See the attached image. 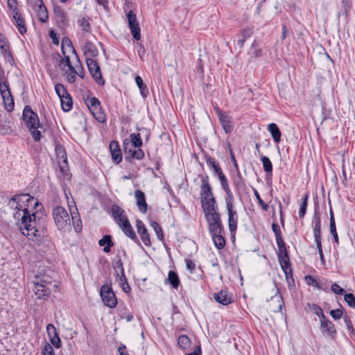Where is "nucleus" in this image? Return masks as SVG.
Listing matches in <instances>:
<instances>
[{
	"label": "nucleus",
	"instance_id": "obj_20",
	"mask_svg": "<svg viewBox=\"0 0 355 355\" xmlns=\"http://www.w3.org/2000/svg\"><path fill=\"white\" fill-rule=\"evenodd\" d=\"M12 15L19 32L21 35H24L26 33V27L25 25L24 19L21 17V15L20 14L17 7H14L12 10Z\"/></svg>",
	"mask_w": 355,
	"mask_h": 355
},
{
	"label": "nucleus",
	"instance_id": "obj_44",
	"mask_svg": "<svg viewBox=\"0 0 355 355\" xmlns=\"http://www.w3.org/2000/svg\"><path fill=\"white\" fill-rule=\"evenodd\" d=\"M308 198H309V193H306L302 199V202L301 204L300 209L299 211L300 218H303L306 213Z\"/></svg>",
	"mask_w": 355,
	"mask_h": 355
},
{
	"label": "nucleus",
	"instance_id": "obj_38",
	"mask_svg": "<svg viewBox=\"0 0 355 355\" xmlns=\"http://www.w3.org/2000/svg\"><path fill=\"white\" fill-rule=\"evenodd\" d=\"M78 25L82 28L83 31L89 33L90 31V23L88 18L82 17L78 21Z\"/></svg>",
	"mask_w": 355,
	"mask_h": 355
},
{
	"label": "nucleus",
	"instance_id": "obj_18",
	"mask_svg": "<svg viewBox=\"0 0 355 355\" xmlns=\"http://www.w3.org/2000/svg\"><path fill=\"white\" fill-rule=\"evenodd\" d=\"M53 13L55 15V20L60 27L64 28L67 24V19L66 13L62 8L59 6H54Z\"/></svg>",
	"mask_w": 355,
	"mask_h": 355
},
{
	"label": "nucleus",
	"instance_id": "obj_7",
	"mask_svg": "<svg viewBox=\"0 0 355 355\" xmlns=\"http://www.w3.org/2000/svg\"><path fill=\"white\" fill-rule=\"evenodd\" d=\"M211 236L222 233V225L218 210L205 214Z\"/></svg>",
	"mask_w": 355,
	"mask_h": 355
},
{
	"label": "nucleus",
	"instance_id": "obj_47",
	"mask_svg": "<svg viewBox=\"0 0 355 355\" xmlns=\"http://www.w3.org/2000/svg\"><path fill=\"white\" fill-rule=\"evenodd\" d=\"M10 92L9 86L6 80H3L0 76V93L1 95L8 94Z\"/></svg>",
	"mask_w": 355,
	"mask_h": 355
},
{
	"label": "nucleus",
	"instance_id": "obj_27",
	"mask_svg": "<svg viewBox=\"0 0 355 355\" xmlns=\"http://www.w3.org/2000/svg\"><path fill=\"white\" fill-rule=\"evenodd\" d=\"M125 150L126 153V159L129 157L130 158L141 159L144 155V152L139 148H135L132 147L128 150L127 147H125Z\"/></svg>",
	"mask_w": 355,
	"mask_h": 355
},
{
	"label": "nucleus",
	"instance_id": "obj_16",
	"mask_svg": "<svg viewBox=\"0 0 355 355\" xmlns=\"http://www.w3.org/2000/svg\"><path fill=\"white\" fill-rule=\"evenodd\" d=\"M136 227L137 232L140 236V238L145 245L150 246L151 245V241L149 234L148 233L147 229L146 228L144 223L140 220H136Z\"/></svg>",
	"mask_w": 355,
	"mask_h": 355
},
{
	"label": "nucleus",
	"instance_id": "obj_64",
	"mask_svg": "<svg viewBox=\"0 0 355 355\" xmlns=\"http://www.w3.org/2000/svg\"><path fill=\"white\" fill-rule=\"evenodd\" d=\"M344 321L345 322V324H346L347 329L350 331V333H352V334L354 333V329L353 327V325H352V323L351 320L348 318L345 317Z\"/></svg>",
	"mask_w": 355,
	"mask_h": 355
},
{
	"label": "nucleus",
	"instance_id": "obj_17",
	"mask_svg": "<svg viewBox=\"0 0 355 355\" xmlns=\"http://www.w3.org/2000/svg\"><path fill=\"white\" fill-rule=\"evenodd\" d=\"M46 331L51 344L56 348H59L61 346V340L54 325L52 324H47Z\"/></svg>",
	"mask_w": 355,
	"mask_h": 355
},
{
	"label": "nucleus",
	"instance_id": "obj_1",
	"mask_svg": "<svg viewBox=\"0 0 355 355\" xmlns=\"http://www.w3.org/2000/svg\"><path fill=\"white\" fill-rule=\"evenodd\" d=\"M39 205L37 199L28 193L14 196L7 204V211L16 220L21 234L33 241L42 237V231L37 225V212L34 211Z\"/></svg>",
	"mask_w": 355,
	"mask_h": 355
},
{
	"label": "nucleus",
	"instance_id": "obj_49",
	"mask_svg": "<svg viewBox=\"0 0 355 355\" xmlns=\"http://www.w3.org/2000/svg\"><path fill=\"white\" fill-rule=\"evenodd\" d=\"M208 166H211L216 173L221 171L218 163H217L213 157H208L207 159Z\"/></svg>",
	"mask_w": 355,
	"mask_h": 355
},
{
	"label": "nucleus",
	"instance_id": "obj_63",
	"mask_svg": "<svg viewBox=\"0 0 355 355\" xmlns=\"http://www.w3.org/2000/svg\"><path fill=\"white\" fill-rule=\"evenodd\" d=\"M317 248L318 250V252L320 254V259L323 264H324V257L322 252V243H316Z\"/></svg>",
	"mask_w": 355,
	"mask_h": 355
},
{
	"label": "nucleus",
	"instance_id": "obj_61",
	"mask_svg": "<svg viewBox=\"0 0 355 355\" xmlns=\"http://www.w3.org/2000/svg\"><path fill=\"white\" fill-rule=\"evenodd\" d=\"M331 291L336 294L341 295L344 290L337 284H333L331 287Z\"/></svg>",
	"mask_w": 355,
	"mask_h": 355
},
{
	"label": "nucleus",
	"instance_id": "obj_34",
	"mask_svg": "<svg viewBox=\"0 0 355 355\" xmlns=\"http://www.w3.org/2000/svg\"><path fill=\"white\" fill-rule=\"evenodd\" d=\"M329 228H330L331 234H332V236L334 237V241L337 244H338V243H339L338 236V234L336 232V223H335L333 211L331 210L330 211V227H329Z\"/></svg>",
	"mask_w": 355,
	"mask_h": 355
},
{
	"label": "nucleus",
	"instance_id": "obj_24",
	"mask_svg": "<svg viewBox=\"0 0 355 355\" xmlns=\"http://www.w3.org/2000/svg\"><path fill=\"white\" fill-rule=\"evenodd\" d=\"M270 308L274 312H281L284 306L282 296L277 293L271 297Z\"/></svg>",
	"mask_w": 355,
	"mask_h": 355
},
{
	"label": "nucleus",
	"instance_id": "obj_56",
	"mask_svg": "<svg viewBox=\"0 0 355 355\" xmlns=\"http://www.w3.org/2000/svg\"><path fill=\"white\" fill-rule=\"evenodd\" d=\"M272 230L273 232L275 233L276 241L283 239L282 234H281V231H280V229H279V227L278 225H277L276 223H272Z\"/></svg>",
	"mask_w": 355,
	"mask_h": 355
},
{
	"label": "nucleus",
	"instance_id": "obj_25",
	"mask_svg": "<svg viewBox=\"0 0 355 355\" xmlns=\"http://www.w3.org/2000/svg\"><path fill=\"white\" fill-rule=\"evenodd\" d=\"M120 227L127 236L139 244L137 235L129 221H125V223H123Z\"/></svg>",
	"mask_w": 355,
	"mask_h": 355
},
{
	"label": "nucleus",
	"instance_id": "obj_43",
	"mask_svg": "<svg viewBox=\"0 0 355 355\" xmlns=\"http://www.w3.org/2000/svg\"><path fill=\"white\" fill-rule=\"evenodd\" d=\"M261 162L264 171L267 173H271L272 171V165L270 159L266 156H263L261 157Z\"/></svg>",
	"mask_w": 355,
	"mask_h": 355
},
{
	"label": "nucleus",
	"instance_id": "obj_22",
	"mask_svg": "<svg viewBox=\"0 0 355 355\" xmlns=\"http://www.w3.org/2000/svg\"><path fill=\"white\" fill-rule=\"evenodd\" d=\"M214 300L223 305H228L232 302L231 295L226 291H221L214 294Z\"/></svg>",
	"mask_w": 355,
	"mask_h": 355
},
{
	"label": "nucleus",
	"instance_id": "obj_59",
	"mask_svg": "<svg viewBox=\"0 0 355 355\" xmlns=\"http://www.w3.org/2000/svg\"><path fill=\"white\" fill-rule=\"evenodd\" d=\"M3 123H10V120L3 111L0 110V131L2 130L1 125Z\"/></svg>",
	"mask_w": 355,
	"mask_h": 355
},
{
	"label": "nucleus",
	"instance_id": "obj_54",
	"mask_svg": "<svg viewBox=\"0 0 355 355\" xmlns=\"http://www.w3.org/2000/svg\"><path fill=\"white\" fill-rule=\"evenodd\" d=\"M344 298L350 307L355 308V297L352 293L345 294Z\"/></svg>",
	"mask_w": 355,
	"mask_h": 355
},
{
	"label": "nucleus",
	"instance_id": "obj_13",
	"mask_svg": "<svg viewBox=\"0 0 355 355\" xmlns=\"http://www.w3.org/2000/svg\"><path fill=\"white\" fill-rule=\"evenodd\" d=\"M114 269L116 273V279L119 280V282H120L122 289L125 293L129 292L130 288L129 285L127 284L126 278L123 268V263L121 260H119L116 262V266Z\"/></svg>",
	"mask_w": 355,
	"mask_h": 355
},
{
	"label": "nucleus",
	"instance_id": "obj_14",
	"mask_svg": "<svg viewBox=\"0 0 355 355\" xmlns=\"http://www.w3.org/2000/svg\"><path fill=\"white\" fill-rule=\"evenodd\" d=\"M214 109L224 131L226 133L231 132L233 130V125L230 117L225 115L218 107H216Z\"/></svg>",
	"mask_w": 355,
	"mask_h": 355
},
{
	"label": "nucleus",
	"instance_id": "obj_31",
	"mask_svg": "<svg viewBox=\"0 0 355 355\" xmlns=\"http://www.w3.org/2000/svg\"><path fill=\"white\" fill-rule=\"evenodd\" d=\"M98 244L100 246L105 245L103 248V251L106 253L110 251V248L114 245L112 237L110 235H105L103 239L99 240Z\"/></svg>",
	"mask_w": 355,
	"mask_h": 355
},
{
	"label": "nucleus",
	"instance_id": "obj_29",
	"mask_svg": "<svg viewBox=\"0 0 355 355\" xmlns=\"http://www.w3.org/2000/svg\"><path fill=\"white\" fill-rule=\"evenodd\" d=\"M1 97L3 98L5 107L8 112H12L14 110V98L11 94V92H9L8 94H3L1 95Z\"/></svg>",
	"mask_w": 355,
	"mask_h": 355
},
{
	"label": "nucleus",
	"instance_id": "obj_5",
	"mask_svg": "<svg viewBox=\"0 0 355 355\" xmlns=\"http://www.w3.org/2000/svg\"><path fill=\"white\" fill-rule=\"evenodd\" d=\"M52 216L55 224L58 230L66 232L71 228V218L67 210L61 207L57 206L52 211Z\"/></svg>",
	"mask_w": 355,
	"mask_h": 355
},
{
	"label": "nucleus",
	"instance_id": "obj_4",
	"mask_svg": "<svg viewBox=\"0 0 355 355\" xmlns=\"http://www.w3.org/2000/svg\"><path fill=\"white\" fill-rule=\"evenodd\" d=\"M34 284L33 292L39 300H46L52 291L56 292L58 289L55 281L33 279Z\"/></svg>",
	"mask_w": 355,
	"mask_h": 355
},
{
	"label": "nucleus",
	"instance_id": "obj_2",
	"mask_svg": "<svg viewBox=\"0 0 355 355\" xmlns=\"http://www.w3.org/2000/svg\"><path fill=\"white\" fill-rule=\"evenodd\" d=\"M208 176L202 177L200 187V199L204 214L218 210V206L214 197L211 187L208 182Z\"/></svg>",
	"mask_w": 355,
	"mask_h": 355
},
{
	"label": "nucleus",
	"instance_id": "obj_15",
	"mask_svg": "<svg viewBox=\"0 0 355 355\" xmlns=\"http://www.w3.org/2000/svg\"><path fill=\"white\" fill-rule=\"evenodd\" d=\"M111 211L113 218L119 227L122 225L123 223H125V221H129L124 210L119 206L116 205H113Z\"/></svg>",
	"mask_w": 355,
	"mask_h": 355
},
{
	"label": "nucleus",
	"instance_id": "obj_6",
	"mask_svg": "<svg viewBox=\"0 0 355 355\" xmlns=\"http://www.w3.org/2000/svg\"><path fill=\"white\" fill-rule=\"evenodd\" d=\"M85 102L95 119L100 123H104L106 116L101 107L100 101L96 97L87 96Z\"/></svg>",
	"mask_w": 355,
	"mask_h": 355
},
{
	"label": "nucleus",
	"instance_id": "obj_58",
	"mask_svg": "<svg viewBox=\"0 0 355 355\" xmlns=\"http://www.w3.org/2000/svg\"><path fill=\"white\" fill-rule=\"evenodd\" d=\"M330 315L334 319L338 320L342 317L343 311L339 309H334L330 311Z\"/></svg>",
	"mask_w": 355,
	"mask_h": 355
},
{
	"label": "nucleus",
	"instance_id": "obj_51",
	"mask_svg": "<svg viewBox=\"0 0 355 355\" xmlns=\"http://www.w3.org/2000/svg\"><path fill=\"white\" fill-rule=\"evenodd\" d=\"M254 196L258 201V203L259 205L261 207V208L264 210V211H268V209H269V206L268 204L265 203L263 200L261 199V198L260 197V195L259 193H258V191L257 190H254Z\"/></svg>",
	"mask_w": 355,
	"mask_h": 355
},
{
	"label": "nucleus",
	"instance_id": "obj_45",
	"mask_svg": "<svg viewBox=\"0 0 355 355\" xmlns=\"http://www.w3.org/2000/svg\"><path fill=\"white\" fill-rule=\"evenodd\" d=\"M178 345L182 349H187L190 345V340L187 336L182 335L178 338Z\"/></svg>",
	"mask_w": 355,
	"mask_h": 355
},
{
	"label": "nucleus",
	"instance_id": "obj_53",
	"mask_svg": "<svg viewBox=\"0 0 355 355\" xmlns=\"http://www.w3.org/2000/svg\"><path fill=\"white\" fill-rule=\"evenodd\" d=\"M277 245L278 246V254H288L284 239L277 241Z\"/></svg>",
	"mask_w": 355,
	"mask_h": 355
},
{
	"label": "nucleus",
	"instance_id": "obj_57",
	"mask_svg": "<svg viewBox=\"0 0 355 355\" xmlns=\"http://www.w3.org/2000/svg\"><path fill=\"white\" fill-rule=\"evenodd\" d=\"M43 354L44 355H55L54 350L52 346L46 343L43 348Z\"/></svg>",
	"mask_w": 355,
	"mask_h": 355
},
{
	"label": "nucleus",
	"instance_id": "obj_3",
	"mask_svg": "<svg viewBox=\"0 0 355 355\" xmlns=\"http://www.w3.org/2000/svg\"><path fill=\"white\" fill-rule=\"evenodd\" d=\"M23 119L33 139L39 141L42 137L41 130L39 129H43V127L40 123L37 114L27 105L23 111Z\"/></svg>",
	"mask_w": 355,
	"mask_h": 355
},
{
	"label": "nucleus",
	"instance_id": "obj_21",
	"mask_svg": "<svg viewBox=\"0 0 355 355\" xmlns=\"http://www.w3.org/2000/svg\"><path fill=\"white\" fill-rule=\"evenodd\" d=\"M109 148L113 161L116 164H119L122 161V154L118 142L112 141L110 143Z\"/></svg>",
	"mask_w": 355,
	"mask_h": 355
},
{
	"label": "nucleus",
	"instance_id": "obj_60",
	"mask_svg": "<svg viewBox=\"0 0 355 355\" xmlns=\"http://www.w3.org/2000/svg\"><path fill=\"white\" fill-rule=\"evenodd\" d=\"M305 280L309 285H313L317 288H320L318 283L317 281L311 275H307L305 277Z\"/></svg>",
	"mask_w": 355,
	"mask_h": 355
},
{
	"label": "nucleus",
	"instance_id": "obj_11",
	"mask_svg": "<svg viewBox=\"0 0 355 355\" xmlns=\"http://www.w3.org/2000/svg\"><path fill=\"white\" fill-rule=\"evenodd\" d=\"M226 207L228 213V225L231 232L236 230L238 223V215L234 209V200H226Z\"/></svg>",
	"mask_w": 355,
	"mask_h": 355
},
{
	"label": "nucleus",
	"instance_id": "obj_46",
	"mask_svg": "<svg viewBox=\"0 0 355 355\" xmlns=\"http://www.w3.org/2000/svg\"><path fill=\"white\" fill-rule=\"evenodd\" d=\"M220 184H221V187L222 188L225 190L227 197L226 198V200H234V197H233V194L232 193V191H230V187L228 186V184H227V179L225 180V182H220Z\"/></svg>",
	"mask_w": 355,
	"mask_h": 355
},
{
	"label": "nucleus",
	"instance_id": "obj_50",
	"mask_svg": "<svg viewBox=\"0 0 355 355\" xmlns=\"http://www.w3.org/2000/svg\"><path fill=\"white\" fill-rule=\"evenodd\" d=\"M55 90L59 98H62L69 94L66 88L62 84L55 85Z\"/></svg>",
	"mask_w": 355,
	"mask_h": 355
},
{
	"label": "nucleus",
	"instance_id": "obj_9",
	"mask_svg": "<svg viewBox=\"0 0 355 355\" xmlns=\"http://www.w3.org/2000/svg\"><path fill=\"white\" fill-rule=\"evenodd\" d=\"M104 304L110 308H114L117 304V300L112 288L107 285L101 288L100 292Z\"/></svg>",
	"mask_w": 355,
	"mask_h": 355
},
{
	"label": "nucleus",
	"instance_id": "obj_36",
	"mask_svg": "<svg viewBox=\"0 0 355 355\" xmlns=\"http://www.w3.org/2000/svg\"><path fill=\"white\" fill-rule=\"evenodd\" d=\"M135 82L139 88L141 96L144 98L146 97L148 94V90L146 85L144 83L142 78L140 76H137L135 77Z\"/></svg>",
	"mask_w": 355,
	"mask_h": 355
},
{
	"label": "nucleus",
	"instance_id": "obj_48",
	"mask_svg": "<svg viewBox=\"0 0 355 355\" xmlns=\"http://www.w3.org/2000/svg\"><path fill=\"white\" fill-rule=\"evenodd\" d=\"M151 226L153 227L157 238L159 240H162L164 238V234L161 226L155 221L151 223Z\"/></svg>",
	"mask_w": 355,
	"mask_h": 355
},
{
	"label": "nucleus",
	"instance_id": "obj_30",
	"mask_svg": "<svg viewBox=\"0 0 355 355\" xmlns=\"http://www.w3.org/2000/svg\"><path fill=\"white\" fill-rule=\"evenodd\" d=\"M313 234L315 237V243L321 242V222L319 216H315V227L313 230Z\"/></svg>",
	"mask_w": 355,
	"mask_h": 355
},
{
	"label": "nucleus",
	"instance_id": "obj_33",
	"mask_svg": "<svg viewBox=\"0 0 355 355\" xmlns=\"http://www.w3.org/2000/svg\"><path fill=\"white\" fill-rule=\"evenodd\" d=\"M60 99L62 108L64 112H68L71 110L72 99H71L69 94L64 96L62 98H60Z\"/></svg>",
	"mask_w": 355,
	"mask_h": 355
},
{
	"label": "nucleus",
	"instance_id": "obj_35",
	"mask_svg": "<svg viewBox=\"0 0 355 355\" xmlns=\"http://www.w3.org/2000/svg\"><path fill=\"white\" fill-rule=\"evenodd\" d=\"M167 280L168 283L174 288H177L180 284V279L177 273L173 270H170L168 275Z\"/></svg>",
	"mask_w": 355,
	"mask_h": 355
},
{
	"label": "nucleus",
	"instance_id": "obj_8",
	"mask_svg": "<svg viewBox=\"0 0 355 355\" xmlns=\"http://www.w3.org/2000/svg\"><path fill=\"white\" fill-rule=\"evenodd\" d=\"M55 153L61 175L64 179L69 180L70 175L69 173L67 157L64 147L61 145H57L55 146Z\"/></svg>",
	"mask_w": 355,
	"mask_h": 355
},
{
	"label": "nucleus",
	"instance_id": "obj_12",
	"mask_svg": "<svg viewBox=\"0 0 355 355\" xmlns=\"http://www.w3.org/2000/svg\"><path fill=\"white\" fill-rule=\"evenodd\" d=\"M320 329L322 332L331 339H335L337 331L334 324L326 316L322 317V321L320 322Z\"/></svg>",
	"mask_w": 355,
	"mask_h": 355
},
{
	"label": "nucleus",
	"instance_id": "obj_55",
	"mask_svg": "<svg viewBox=\"0 0 355 355\" xmlns=\"http://www.w3.org/2000/svg\"><path fill=\"white\" fill-rule=\"evenodd\" d=\"M279 264L285 274L286 279H288V274L291 272V269L290 268V262L282 261V263H279Z\"/></svg>",
	"mask_w": 355,
	"mask_h": 355
},
{
	"label": "nucleus",
	"instance_id": "obj_40",
	"mask_svg": "<svg viewBox=\"0 0 355 355\" xmlns=\"http://www.w3.org/2000/svg\"><path fill=\"white\" fill-rule=\"evenodd\" d=\"M131 138V143L133 148H140L142 145V141L140 137V135L139 133L137 134H131L130 135Z\"/></svg>",
	"mask_w": 355,
	"mask_h": 355
},
{
	"label": "nucleus",
	"instance_id": "obj_28",
	"mask_svg": "<svg viewBox=\"0 0 355 355\" xmlns=\"http://www.w3.org/2000/svg\"><path fill=\"white\" fill-rule=\"evenodd\" d=\"M268 130L271 134L272 137L273 138L275 142L279 143L280 141L281 138V132L275 123H270L268 125Z\"/></svg>",
	"mask_w": 355,
	"mask_h": 355
},
{
	"label": "nucleus",
	"instance_id": "obj_62",
	"mask_svg": "<svg viewBox=\"0 0 355 355\" xmlns=\"http://www.w3.org/2000/svg\"><path fill=\"white\" fill-rule=\"evenodd\" d=\"M186 266L187 268L190 271L191 273H193L196 264L190 259H186Z\"/></svg>",
	"mask_w": 355,
	"mask_h": 355
},
{
	"label": "nucleus",
	"instance_id": "obj_26",
	"mask_svg": "<svg viewBox=\"0 0 355 355\" xmlns=\"http://www.w3.org/2000/svg\"><path fill=\"white\" fill-rule=\"evenodd\" d=\"M55 272L51 269H45L35 275L33 279H41V280L55 281Z\"/></svg>",
	"mask_w": 355,
	"mask_h": 355
},
{
	"label": "nucleus",
	"instance_id": "obj_52",
	"mask_svg": "<svg viewBox=\"0 0 355 355\" xmlns=\"http://www.w3.org/2000/svg\"><path fill=\"white\" fill-rule=\"evenodd\" d=\"M130 29L133 38L136 40H139L141 38V29L139 26L131 27Z\"/></svg>",
	"mask_w": 355,
	"mask_h": 355
},
{
	"label": "nucleus",
	"instance_id": "obj_10",
	"mask_svg": "<svg viewBox=\"0 0 355 355\" xmlns=\"http://www.w3.org/2000/svg\"><path fill=\"white\" fill-rule=\"evenodd\" d=\"M86 63L89 71L95 81L101 85H104L105 81L102 77L101 69L97 62L92 58H87Z\"/></svg>",
	"mask_w": 355,
	"mask_h": 355
},
{
	"label": "nucleus",
	"instance_id": "obj_39",
	"mask_svg": "<svg viewBox=\"0 0 355 355\" xmlns=\"http://www.w3.org/2000/svg\"><path fill=\"white\" fill-rule=\"evenodd\" d=\"M127 18H128V25H129L130 28L133 27V26H139V24L137 20L136 15L134 13V12L132 10H130L128 12Z\"/></svg>",
	"mask_w": 355,
	"mask_h": 355
},
{
	"label": "nucleus",
	"instance_id": "obj_19",
	"mask_svg": "<svg viewBox=\"0 0 355 355\" xmlns=\"http://www.w3.org/2000/svg\"><path fill=\"white\" fill-rule=\"evenodd\" d=\"M135 197L139 210L143 214L146 213L148 205L146 201L145 193L142 191L137 189L135 192Z\"/></svg>",
	"mask_w": 355,
	"mask_h": 355
},
{
	"label": "nucleus",
	"instance_id": "obj_42",
	"mask_svg": "<svg viewBox=\"0 0 355 355\" xmlns=\"http://www.w3.org/2000/svg\"><path fill=\"white\" fill-rule=\"evenodd\" d=\"M38 15L42 22H45L48 19V12L44 4L38 7Z\"/></svg>",
	"mask_w": 355,
	"mask_h": 355
},
{
	"label": "nucleus",
	"instance_id": "obj_32",
	"mask_svg": "<svg viewBox=\"0 0 355 355\" xmlns=\"http://www.w3.org/2000/svg\"><path fill=\"white\" fill-rule=\"evenodd\" d=\"M85 54H88L90 56L96 57L98 54V51L96 46L91 42L87 41L84 46Z\"/></svg>",
	"mask_w": 355,
	"mask_h": 355
},
{
	"label": "nucleus",
	"instance_id": "obj_37",
	"mask_svg": "<svg viewBox=\"0 0 355 355\" xmlns=\"http://www.w3.org/2000/svg\"><path fill=\"white\" fill-rule=\"evenodd\" d=\"M214 242L215 246L218 249H223L225 245V240L221 234L211 236Z\"/></svg>",
	"mask_w": 355,
	"mask_h": 355
},
{
	"label": "nucleus",
	"instance_id": "obj_23",
	"mask_svg": "<svg viewBox=\"0 0 355 355\" xmlns=\"http://www.w3.org/2000/svg\"><path fill=\"white\" fill-rule=\"evenodd\" d=\"M70 214L74 230L76 232H80L82 230V221L79 216L77 208L75 207L73 210L70 208Z\"/></svg>",
	"mask_w": 355,
	"mask_h": 355
},
{
	"label": "nucleus",
	"instance_id": "obj_41",
	"mask_svg": "<svg viewBox=\"0 0 355 355\" xmlns=\"http://www.w3.org/2000/svg\"><path fill=\"white\" fill-rule=\"evenodd\" d=\"M65 73L67 80L69 83H73L76 81V75L78 73L72 65H70V68H69V71H66Z\"/></svg>",
	"mask_w": 355,
	"mask_h": 355
}]
</instances>
